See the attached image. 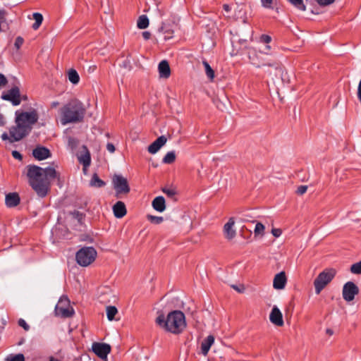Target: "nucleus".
Masks as SVG:
<instances>
[{"mask_svg": "<svg viewBox=\"0 0 361 361\" xmlns=\"http://www.w3.org/2000/svg\"><path fill=\"white\" fill-rule=\"evenodd\" d=\"M32 156L37 160L42 161L51 156L50 150L44 146H37L32 150Z\"/></svg>", "mask_w": 361, "mask_h": 361, "instance_id": "ddd939ff", "label": "nucleus"}, {"mask_svg": "<svg viewBox=\"0 0 361 361\" xmlns=\"http://www.w3.org/2000/svg\"><path fill=\"white\" fill-rule=\"evenodd\" d=\"M176 160V154L174 151H171L166 153L162 159V162L164 164H172Z\"/></svg>", "mask_w": 361, "mask_h": 361, "instance_id": "2f4dec72", "label": "nucleus"}, {"mask_svg": "<svg viewBox=\"0 0 361 361\" xmlns=\"http://www.w3.org/2000/svg\"><path fill=\"white\" fill-rule=\"evenodd\" d=\"M271 233L274 237L278 238L281 235L282 231L280 228H273L271 230Z\"/></svg>", "mask_w": 361, "mask_h": 361, "instance_id": "8fccbe9b", "label": "nucleus"}, {"mask_svg": "<svg viewBox=\"0 0 361 361\" xmlns=\"http://www.w3.org/2000/svg\"><path fill=\"white\" fill-rule=\"evenodd\" d=\"M16 126L11 127L13 140H21L26 137L32 130V125L38 120V114L36 110L33 109L30 112L16 113Z\"/></svg>", "mask_w": 361, "mask_h": 361, "instance_id": "7ed1b4c3", "label": "nucleus"}, {"mask_svg": "<svg viewBox=\"0 0 361 361\" xmlns=\"http://www.w3.org/2000/svg\"><path fill=\"white\" fill-rule=\"evenodd\" d=\"M319 5L322 6H326L334 3L335 0H315Z\"/></svg>", "mask_w": 361, "mask_h": 361, "instance_id": "49530a36", "label": "nucleus"}, {"mask_svg": "<svg viewBox=\"0 0 361 361\" xmlns=\"http://www.w3.org/2000/svg\"><path fill=\"white\" fill-rule=\"evenodd\" d=\"M7 83H8V80H7V78H6V76L4 74L0 73V87H4Z\"/></svg>", "mask_w": 361, "mask_h": 361, "instance_id": "de8ad7c7", "label": "nucleus"}, {"mask_svg": "<svg viewBox=\"0 0 361 361\" xmlns=\"http://www.w3.org/2000/svg\"><path fill=\"white\" fill-rule=\"evenodd\" d=\"M158 12H159V16L161 18L164 15V13L163 11L160 10V9H158Z\"/></svg>", "mask_w": 361, "mask_h": 361, "instance_id": "052dcab7", "label": "nucleus"}, {"mask_svg": "<svg viewBox=\"0 0 361 361\" xmlns=\"http://www.w3.org/2000/svg\"><path fill=\"white\" fill-rule=\"evenodd\" d=\"M336 274L335 269H326L319 274L314 281L315 293L319 294L325 286L329 283Z\"/></svg>", "mask_w": 361, "mask_h": 361, "instance_id": "0eeeda50", "label": "nucleus"}, {"mask_svg": "<svg viewBox=\"0 0 361 361\" xmlns=\"http://www.w3.org/2000/svg\"><path fill=\"white\" fill-rule=\"evenodd\" d=\"M167 141L164 135L159 136L155 141H154L148 147V152L151 154L157 153L160 148L164 146Z\"/></svg>", "mask_w": 361, "mask_h": 361, "instance_id": "dca6fc26", "label": "nucleus"}, {"mask_svg": "<svg viewBox=\"0 0 361 361\" xmlns=\"http://www.w3.org/2000/svg\"><path fill=\"white\" fill-rule=\"evenodd\" d=\"M214 343V337L212 335L208 336L201 343V353L206 356L211 346Z\"/></svg>", "mask_w": 361, "mask_h": 361, "instance_id": "4be33fe9", "label": "nucleus"}, {"mask_svg": "<svg viewBox=\"0 0 361 361\" xmlns=\"http://www.w3.org/2000/svg\"><path fill=\"white\" fill-rule=\"evenodd\" d=\"M80 161L82 163V164L85 167L88 166L90 164V161H91L90 154L87 153V154L84 155L81 158Z\"/></svg>", "mask_w": 361, "mask_h": 361, "instance_id": "58836bf2", "label": "nucleus"}, {"mask_svg": "<svg viewBox=\"0 0 361 361\" xmlns=\"http://www.w3.org/2000/svg\"><path fill=\"white\" fill-rule=\"evenodd\" d=\"M9 133H10V137L8 136V133H4L2 135H1V139L3 140H8V142L10 143H13L14 142H18L19 140H13V137H12V134L11 133V128L9 129Z\"/></svg>", "mask_w": 361, "mask_h": 361, "instance_id": "4c0bfd02", "label": "nucleus"}, {"mask_svg": "<svg viewBox=\"0 0 361 361\" xmlns=\"http://www.w3.org/2000/svg\"><path fill=\"white\" fill-rule=\"evenodd\" d=\"M118 313V310L115 306L106 307V316L109 321L114 319L116 314Z\"/></svg>", "mask_w": 361, "mask_h": 361, "instance_id": "7c9ffc66", "label": "nucleus"}, {"mask_svg": "<svg viewBox=\"0 0 361 361\" xmlns=\"http://www.w3.org/2000/svg\"><path fill=\"white\" fill-rule=\"evenodd\" d=\"M162 192L164 193H165L169 197H172L173 196H174L176 194V192L174 189L166 188H162Z\"/></svg>", "mask_w": 361, "mask_h": 361, "instance_id": "ea45409f", "label": "nucleus"}, {"mask_svg": "<svg viewBox=\"0 0 361 361\" xmlns=\"http://www.w3.org/2000/svg\"><path fill=\"white\" fill-rule=\"evenodd\" d=\"M350 271L355 274H361V260L359 262L352 264L350 267Z\"/></svg>", "mask_w": 361, "mask_h": 361, "instance_id": "c9c22d12", "label": "nucleus"}, {"mask_svg": "<svg viewBox=\"0 0 361 361\" xmlns=\"http://www.w3.org/2000/svg\"><path fill=\"white\" fill-rule=\"evenodd\" d=\"M159 76L163 78H168L171 75V68L169 62L166 60L161 61L158 66Z\"/></svg>", "mask_w": 361, "mask_h": 361, "instance_id": "412c9836", "label": "nucleus"}, {"mask_svg": "<svg viewBox=\"0 0 361 361\" xmlns=\"http://www.w3.org/2000/svg\"><path fill=\"white\" fill-rule=\"evenodd\" d=\"M92 350L99 358L105 359L110 353L111 348L108 343L94 342L92 343Z\"/></svg>", "mask_w": 361, "mask_h": 361, "instance_id": "f8f14e48", "label": "nucleus"}, {"mask_svg": "<svg viewBox=\"0 0 361 361\" xmlns=\"http://www.w3.org/2000/svg\"><path fill=\"white\" fill-rule=\"evenodd\" d=\"M231 287L235 290H237L238 293H242L244 290L243 287H242V288L240 289L236 285H232Z\"/></svg>", "mask_w": 361, "mask_h": 361, "instance_id": "6e6d98bb", "label": "nucleus"}, {"mask_svg": "<svg viewBox=\"0 0 361 361\" xmlns=\"http://www.w3.org/2000/svg\"><path fill=\"white\" fill-rule=\"evenodd\" d=\"M68 77L69 81L74 85L78 84L80 81V76L75 69L71 68L68 71Z\"/></svg>", "mask_w": 361, "mask_h": 361, "instance_id": "a878e982", "label": "nucleus"}, {"mask_svg": "<svg viewBox=\"0 0 361 361\" xmlns=\"http://www.w3.org/2000/svg\"><path fill=\"white\" fill-rule=\"evenodd\" d=\"M359 293L358 286L353 281H348L343 287V298L347 302L354 300L355 296Z\"/></svg>", "mask_w": 361, "mask_h": 361, "instance_id": "9d476101", "label": "nucleus"}, {"mask_svg": "<svg viewBox=\"0 0 361 361\" xmlns=\"http://www.w3.org/2000/svg\"><path fill=\"white\" fill-rule=\"evenodd\" d=\"M12 156L16 159L21 160L23 159L22 154L16 150L12 152Z\"/></svg>", "mask_w": 361, "mask_h": 361, "instance_id": "603ef678", "label": "nucleus"}, {"mask_svg": "<svg viewBox=\"0 0 361 361\" xmlns=\"http://www.w3.org/2000/svg\"><path fill=\"white\" fill-rule=\"evenodd\" d=\"M106 149L111 153H114L116 150L115 146L114 145V144H112L111 142L107 143Z\"/></svg>", "mask_w": 361, "mask_h": 361, "instance_id": "3c124183", "label": "nucleus"}, {"mask_svg": "<svg viewBox=\"0 0 361 361\" xmlns=\"http://www.w3.org/2000/svg\"><path fill=\"white\" fill-rule=\"evenodd\" d=\"M270 48H271V47H270V46H269V45H266V47H265V49H266V50H269V49H270Z\"/></svg>", "mask_w": 361, "mask_h": 361, "instance_id": "0e129e2a", "label": "nucleus"}, {"mask_svg": "<svg viewBox=\"0 0 361 361\" xmlns=\"http://www.w3.org/2000/svg\"><path fill=\"white\" fill-rule=\"evenodd\" d=\"M159 31L164 33L166 40L173 37V30L171 26L166 25L164 23H162L161 26L159 28Z\"/></svg>", "mask_w": 361, "mask_h": 361, "instance_id": "b1692460", "label": "nucleus"}, {"mask_svg": "<svg viewBox=\"0 0 361 361\" xmlns=\"http://www.w3.org/2000/svg\"><path fill=\"white\" fill-rule=\"evenodd\" d=\"M147 218L151 223L154 224H159L164 221L162 216H157L150 214L147 215Z\"/></svg>", "mask_w": 361, "mask_h": 361, "instance_id": "f704fd0d", "label": "nucleus"}, {"mask_svg": "<svg viewBox=\"0 0 361 361\" xmlns=\"http://www.w3.org/2000/svg\"><path fill=\"white\" fill-rule=\"evenodd\" d=\"M97 252L93 247H83L75 254L77 263L81 267H87L96 259Z\"/></svg>", "mask_w": 361, "mask_h": 361, "instance_id": "423d86ee", "label": "nucleus"}, {"mask_svg": "<svg viewBox=\"0 0 361 361\" xmlns=\"http://www.w3.org/2000/svg\"><path fill=\"white\" fill-rule=\"evenodd\" d=\"M61 123L65 125L78 123L83 121L86 109L83 104L78 99H72L64 105L61 109Z\"/></svg>", "mask_w": 361, "mask_h": 361, "instance_id": "20e7f679", "label": "nucleus"}, {"mask_svg": "<svg viewBox=\"0 0 361 361\" xmlns=\"http://www.w3.org/2000/svg\"><path fill=\"white\" fill-rule=\"evenodd\" d=\"M113 188L116 191V197L120 198L121 195H127L130 188L127 178L120 174H114L112 177Z\"/></svg>", "mask_w": 361, "mask_h": 361, "instance_id": "1a4fd4ad", "label": "nucleus"}, {"mask_svg": "<svg viewBox=\"0 0 361 361\" xmlns=\"http://www.w3.org/2000/svg\"><path fill=\"white\" fill-rule=\"evenodd\" d=\"M223 8L224 11H226V12H229L231 11V7L229 6V5L228 4H224L223 5Z\"/></svg>", "mask_w": 361, "mask_h": 361, "instance_id": "4d7b16f0", "label": "nucleus"}, {"mask_svg": "<svg viewBox=\"0 0 361 361\" xmlns=\"http://www.w3.org/2000/svg\"><path fill=\"white\" fill-rule=\"evenodd\" d=\"M78 141L76 139L69 137H68V145L71 146L72 148L75 147L77 146Z\"/></svg>", "mask_w": 361, "mask_h": 361, "instance_id": "09e8293b", "label": "nucleus"}, {"mask_svg": "<svg viewBox=\"0 0 361 361\" xmlns=\"http://www.w3.org/2000/svg\"><path fill=\"white\" fill-rule=\"evenodd\" d=\"M155 322L164 331L175 335L180 334L187 326L185 314L180 310L171 311L166 317L163 312H159Z\"/></svg>", "mask_w": 361, "mask_h": 361, "instance_id": "f03ea898", "label": "nucleus"}, {"mask_svg": "<svg viewBox=\"0 0 361 361\" xmlns=\"http://www.w3.org/2000/svg\"><path fill=\"white\" fill-rule=\"evenodd\" d=\"M259 39L262 43L269 44L271 41V37L267 35H262Z\"/></svg>", "mask_w": 361, "mask_h": 361, "instance_id": "c03bdc74", "label": "nucleus"}, {"mask_svg": "<svg viewBox=\"0 0 361 361\" xmlns=\"http://www.w3.org/2000/svg\"><path fill=\"white\" fill-rule=\"evenodd\" d=\"M307 190V185H300L296 190V194L298 195H302L306 192Z\"/></svg>", "mask_w": 361, "mask_h": 361, "instance_id": "a18cd8bd", "label": "nucleus"}, {"mask_svg": "<svg viewBox=\"0 0 361 361\" xmlns=\"http://www.w3.org/2000/svg\"><path fill=\"white\" fill-rule=\"evenodd\" d=\"M152 207L159 212H162L166 209V202L163 196L156 197L152 202Z\"/></svg>", "mask_w": 361, "mask_h": 361, "instance_id": "5701e85b", "label": "nucleus"}, {"mask_svg": "<svg viewBox=\"0 0 361 361\" xmlns=\"http://www.w3.org/2000/svg\"><path fill=\"white\" fill-rule=\"evenodd\" d=\"M90 185L94 188H102L106 185V183L97 173H94L90 181Z\"/></svg>", "mask_w": 361, "mask_h": 361, "instance_id": "393cba45", "label": "nucleus"}, {"mask_svg": "<svg viewBox=\"0 0 361 361\" xmlns=\"http://www.w3.org/2000/svg\"><path fill=\"white\" fill-rule=\"evenodd\" d=\"M129 64H130V61H128V60H126V61H123V66L125 68H127V67H128V66Z\"/></svg>", "mask_w": 361, "mask_h": 361, "instance_id": "13d9d810", "label": "nucleus"}, {"mask_svg": "<svg viewBox=\"0 0 361 361\" xmlns=\"http://www.w3.org/2000/svg\"><path fill=\"white\" fill-rule=\"evenodd\" d=\"M71 214L75 219H77L80 224H82L85 216V215L83 213L76 210L72 212Z\"/></svg>", "mask_w": 361, "mask_h": 361, "instance_id": "72a5a7b5", "label": "nucleus"}, {"mask_svg": "<svg viewBox=\"0 0 361 361\" xmlns=\"http://www.w3.org/2000/svg\"><path fill=\"white\" fill-rule=\"evenodd\" d=\"M8 14L5 9H0V32H5L9 30L10 22L7 18Z\"/></svg>", "mask_w": 361, "mask_h": 361, "instance_id": "a211bd4d", "label": "nucleus"}, {"mask_svg": "<svg viewBox=\"0 0 361 361\" xmlns=\"http://www.w3.org/2000/svg\"><path fill=\"white\" fill-rule=\"evenodd\" d=\"M264 54H267V52L265 51H257L254 48H250L248 50V59L250 62L257 68H260L262 66H269L273 67L276 70L280 68V63L277 61H266L263 56Z\"/></svg>", "mask_w": 361, "mask_h": 361, "instance_id": "39448f33", "label": "nucleus"}, {"mask_svg": "<svg viewBox=\"0 0 361 361\" xmlns=\"http://www.w3.org/2000/svg\"><path fill=\"white\" fill-rule=\"evenodd\" d=\"M286 282L287 279L286 274L284 271H281L275 275L273 281V286L276 290H281L285 288Z\"/></svg>", "mask_w": 361, "mask_h": 361, "instance_id": "2eb2a0df", "label": "nucleus"}, {"mask_svg": "<svg viewBox=\"0 0 361 361\" xmlns=\"http://www.w3.org/2000/svg\"><path fill=\"white\" fill-rule=\"evenodd\" d=\"M58 105H59V102H54L51 103V107L52 108L56 107Z\"/></svg>", "mask_w": 361, "mask_h": 361, "instance_id": "bf43d9fd", "label": "nucleus"}, {"mask_svg": "<svg viewBox=\"0 0 361 361\" xmlns=\"http://www.w3.org/2000/svg\"><path fill=\"white\" fill-rule=\"evenodd\" d=\"M23 42L24 39L22 37H17L15 40L14 46L17 49H19L23 45Z\"/></svg>", "mask_w": 361, "mask_h": 361, "instance_id": "a19ab883", "label": "nucleus"}, {"mask_svg": "<svg viewBox=\"0 0 361 361\" xmlns=\"http://www.w3.org/2000/svg\"><path fill=\"white\" fill-rule=\"evenodd\" d=\"M274 0H261L262 6L266 8H272V4Z\"/></svg>", "mask_w": 361, "mask_h": 361, "instance_id": "37998d69", "label": "nucleus"}, {"mask_svg": "<svg viewBox=\"0 0 361 361\" xmlns=\"http://www.w3.org/2000/svg\"><path fill=\"white\" fill-rule=\"evenodd\" d=\"M18 324L22 328H23L25 331H28L30 329V326L23 319H20L18 321Z\"/></svg>", "mask_w": 361, "mask_h": 361, "instance_id": "79ce46f5", "label": "nucleus"}, {"mask_svg": "<svg viewBox=\"0 0 361 361\" xmlns=\"http://www.w3.org/2000/svg\"><path fill=\"white\" fill-rule=\"evenodd\" d=\"M55 315L61 318L72 317L75 311L70 305V300L66 295H62L54 309Z\"/></svg>", "mask_w": 361, "mask_h": 361, "instance_id": "6e6552de", "label": "nucleus"}, {"mask_svg": "<svg viewBox=\"0 0 361 361\" xmlns=\"http://www.w3.org/2000/svg\"><path fill=\"white\" fill-rule=\"evenodd\" d=\"M293 6L299 11H305L306 6L303 2V0H287Z\"/></svg>", "mask_w": 361, "mask_h": 361, "instance_id": "c85d7f7f", "label": "nucleus"}, {"mask_svg": "<svg viewBox=\"0 0 361 361\" xmlns=\"http://www.w3.org/2000/svg\"><path fill=\"white\" fill-rule=\"evenodd\" d=\"M137 26L140 29H145L149 26V19L147 16L142 15L138 18Z\"/></svg>", "mask_w": 361, "mask_h": 361, "instance_id": "bb28decb", "label": "nucleus"}, {"mask_svg": "<svg viewBox=\"0 0 361 361\" xmlns=\"http://www.w3.org/2000/svg\"><path fill=\"white\" fill-rule=\"evenodd\" d=\"M265 226L260 222H257L255 228V235H264V234Z\"/></svg>", "mask_w": 361, "mask_h": 361, "instance_id": "473e14b6", "label": "nucleus"}, {"mask_svg": "<svg viewBox=\"0 0 361 361\" xmlns=\"http://www.w3.org/2000/svg\"><path fill=\"white\" fill-rule=\"evenodd\" d=\"M326 334H329V335H332L333 334V331L330 329H326Z\"/></svg>", "mask_w": 361, "mask_h": 361, "instance_id": "680f3d73", "label": "nucleus"}, {"mask_svg": "<svg viewBox=\"0 0 361 361\" xmlns=\"http://www.w3.org/2000/svg\"><path fill=\"white\" fill-rule=\"evenodd\" d=\"M7 361H25V356L22 353L13 355L11 358H7Z\"/></svg>", "mask_w": 361, "mask_h": 361, "instance_id": "e433bc0d", "label": "nucleus"}, {"mask_svg": "<svg viewBox=\"0 0 361 361\" xmlns=\"http://www.w3.org/2000/svg\"><path fill=\"white\" fill-rule=\"evenodd\" d=\"M6 124L4 117L2 114H0V126H4Z\"/></svg>", "mask_w": 361, "mask_h": 361, "instance_id": "5fc2aeb1", "label": "nucleus"}, {"mask_svg": "<svg viewBox=\"0 0 361 361\" xmlns=\"http://www.w3.org/2000/svg\"><path fill=\"white\" fill-rule=\"evenodd\" d=\"M142 35L145 40H148L151 37V33L148 31L143 32Z\"/></svg>", "mask_w": 361, "mask_h": 361, "instance_id": "864d4df0", "label": "nucleus"}, {"mask_svg": "<svg viewBox=\"0 0 361 361\" xmlns=\"http://www.w3.org/2000/svg\"><path fill=\"white\" fill-rule=\"evenodd\" d=\"M32 16H33V18L35 20V22L33 23L32 27L35 30H36L41 25V24H42V21H43V16L39 13H34Z\"/></svg>", "mask_w": 361, "mask_h": 361, "instance_id": "cd10ccee", "label": "nucleus"}, {"mask_svg": "<svg viewBox=\"0 0 361 361\" xmlns=\"http://www.w3.org/2000/svg\"><path fill=\"white\" fill-rule=\"evenodd\" d=\"M202 64L205 68V73L208 78H209L211 80H212L214 78V71L212 68L209 63L204 60L202 61Z\"/></svg>", "mask_w": 361, "mask_h": 361, "instance_id": "c756f323", "label": "nucleus"}, {"mask_svg": "<svg viewBox=\"0 0 361 361\" xmlns=\"http://www.w3.org/2000/svg\"><path fill=\"white\" fill-rule=\"evenodd\" d=\"M269 319L273 324L277 326H282L284 324L282 313L276 306L273 307L269 314Z\"/></svg>", "mask_w": 361, "mask_h": 361, "instance_id": "4468645a", "label": "nucleus"}, {"mask_svg": "<svg viewBox=\"0 0 361 361\" xmlns=\"http://www.w3.org/2000/svg\"><path fill=\"white\" fill-rule=\"evenodd\" d=\"M20 198L17 192H10L6 195L5 203L9 207H15L20 204Z\"/></svg>", "mask_w": 361, "mask_h": 361, "instance_id": "f3484780", "label": "nucleus"}, {"mask_svg": "<svg viewBox=\"0 0 361 361\" xmlns=\"http://www.w3.org/2000/svg\"><path fill=\"white\" fill-rule=\"evenodd\" d=\"M1 98L11 102L14 106L19 105L20 104V90L17 86L13 87L7 92H3Z\"/></svg>", "mask_w": 361, "mask_h": 361, "instance_id": "9b49d317", "label": "nucleus"}, {"mask_svg": "<svg viewBox=\"0 0 361 361\" xmlns=\"http://www.w3.org/2000/svg\"><path fill=\"white\" fill-rule=\"evenodd\" d=\"M234 220L233 218H230L228 222L224 226V232L225 236L227 239L231 240L233 239L235 235L236 232L234 229H233V226H234Z\"/></svg>", "mask_w": 361, "mask_h": 361, "instance_id": "6ab92c4d", "label": "nucleus"}, {"mask_svg": "<svg viewBox=\"0 0 361 361\" xmlns=\"http://www.w3.org/2000/svg\"><path fill=\"white\" fill-rule=\"evenodd\" d=\"M28 183L40 197H44L50 189L51 180L59 178V174L52 167L43 169L35 164L26 166Z\"/></svg>", "mask_w": 361, "mask_h": 361, "instance_id": "f257e3e1", "label": "nucleus"}, {"mask_svg": "<svg viewBox=\"0 0 361 361\" xmlns=\"http://www.w3.org/2000/svg\"><path fill=\"white\" fill-rule=\"evenodd\" d=\"M113 212L116 218L121 219L123 218L127 213V209L124 202L121 201H118L113 206Z\"/></svg>", "mask_w": 361, "mask_h": 361, "instance_id": "aec40b11", "label": "nucleus"}, {"mask_svg": "<svg viewBox=\"0 0 361 361\" xmlns=\"http://www.w3.org/2000/svg\"><path fill=\"white\" fill-rule=\"evenodd\" d=\"M248 216L247 215H245V218L243 219L244 221H249L250 220L248 219Z\"/></svg>", "mask_w": 361, "mask_h": 361, "instance_id": "e2e57ef3", "label": "nucleus"}]
</instances>
